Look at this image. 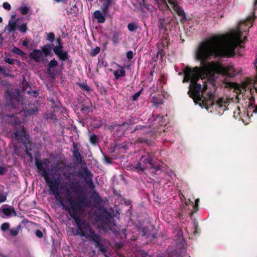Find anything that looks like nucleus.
<instances>
[{
	"label": "nucleus",
	"mask_w": 257,
	"mask_h": 257,
	"mask_svg": "<svg viewBox=\"0 0 257 257\" xmlns=\"http://www.w3.org/2000/svg\"><path fill=\"white\" fill-rule=\"evenodd\" d=\"M60 180L58 179H51L46 184L49 188L50 195H53L56 200L59 202L62 208L67 211L71 218L74 220L77 229L75 235L85 237L94 242L95 247L100 252L105 253L107 252V247L102 243V239L99 234L95 231L85 220L82 219L79 214L83 212L90 205V201L84 196L78 195L73 199L70 195V190H65V198L69 202V206H66L59 192Z\"/></svg>",
	"instance_id": "nucleus-1"
},
{
	"label": "nucleus",
	"mask_w": 257,
	"mask_h": 257,
	"mask_svg": "<svg viewBox=\"0 0 257 257\" xmlns=\"http://www.w3.org/2000/svg\"><path fill=\"white\" fill-rule=\"evenodd\" d=\"M243 33L237 30L228 38L226 45L222 46L226 40V37L223 35H214L206 38L201 42L195 52V58L197 60L204 62L212 58L219 57L229 58L235 55V49L239 47L243 48V45L247 40L244 36L243 40Z\"/></svg>",
	"instance_id": "nucleus-2"
},
{
	"label": "nucleus",
	"mask_w": 257,
	"mask_h": 257,
	"mask_svg": "<svg viewBox=\"0 0 257 257\" xmlns=\"http://www.w3.org/2000/svg\"><path fill=\"white\" fill-rule=\"evenodd\" d=\"M206 61H201V64H203L202 67L195 66L191 68L187 66L183 70L184 77L183 82H190L188 94L194 101L195 99L200 100L201 93H204L207 88L206 84L202 87V85L197 82L200 78L203 77H208L209 80L213 81L214 73L227 77H233L237 74L232 65L224 66L215 61L206 64Z\"/></svg>",
	"instance_id": "nucleus-3"
},
{
	"label": "nucleus",
	"mask_w": 257,
	"mask_h": 257,
	"mask_svg": "<svg viewBox=\"0 0 257 257\" xmlns=\"http://www.w3.org/2000/svg\"><path fill=\"white\" fill-rule=\"evenodd\" d=\"M35 165L39 171V174L41 176L43 177L45 179L46 183L49 182L51 179L49 177V173L48 172L45 168L43 166V163L41 161L39 160L37 158H35Z\"/></svg>",
	"instance_id": "nucleus-4"
},
{
	"label": "nucleus",
	"mask_w": 257,
	"mask_h": 257,
	"mask_svg": "<svg viewBox=\"0 0 257 257\" xmlns=\"http://www.w3.org/2000/svg\"><path fill=\"white\" fill-rule=\"evenodd\" d=\"M58 62L53 58L48 63V67L46 69V73L52 78H54L56 75L55 70L58 66Z\"/></svg>",
	"instance_id": "nucleus-5"
},
{
	"label": "nucleus",
	"mask_w": 257,
	"mask_h": 257,
	"mask_svg": "<svg viewBox=\"0 0 257 257\" xmlns=\"http://www.w3.org/2000/svg\"><path fill=\"white\" fill-rule=\"evenodd\" d=\"M66 185L72 190L73 193H81L83 191V187L78 181H70L66 182Z\"/></svg>",
	"instance_id": "nucleus-6"
},
{
	"label": "nucleus",
	"mask_w": 257,
	"mask_h": 257,
	"mask_svg": "<svg viewBox=\"0 0 257 257\" xmlns=\"http://www.w3.org/2000/svg\"><path fill=\"white\" fill-rule=\"evenodd\" d=\"M214 97V95L211 92H209L207 93V97L204 98L202 101L203 105L207 109L215 104Z\"/></svg>",
	"instance_id": "nucleus-7"
},
{
	"label": "nucleus",
	"mask_w": 257,
	"mask_h": 257,
	"mask_svg": "<svg viewBox=\"0 0 257 257\" xmlns=\"http://www.w3.org/2000/svg\"><path fill=\"white\" fill-rule=\"evenodd\" d=\"M42 56V52L40 50L37 49H33L29 54L30 58L33 60L36 63L40 62Z\"/></svg>",
	"instance_id": "nucleus-8"
},
{
	"label": "nucleus",
	"mask_w": 257,
	"mask_h": 257,
	"mask_svg": "<svg viewBox=\"0 0 257 257\" xmlns=\"http://www.w3.org/2000/svg\"><path fill=\"white\" fill-rule=\"evenodd\" d=\"M54 46L53 44H47L41 47L42 54L44 53L45 56H50L52 57L53 54L52 52Z\"/></svg>",
	"instance_id": "nucleus-9"
},
{
	"label": "nucleus",
	"mask_w": 257,
	"mask_h": 257,
	"mask_svg": "<svg viewBox=\"0 0 257 257\" xmlns=\"http://www.w3.org/2000/svg\"><path fill=\"white\" fill-rule=\"evenodd\" d=\"M79 175L86 180L88 178L93 177L91 171L86 167H82L78 172Z\"/></svg>",
	"instance_id": "nucleus-10"
},
{
	"label": "nucleus",
	"mask_w": 257,
	"mask_h": 257,
	"mask_svg": "<svg viewBox=\"0 0 257 257\" xmlns=\"http://www.w3.org/2000/svg\"><path fill=\"white\" fill-rule=\"evenodd\" d=\"M140 160L142 162L144 166L147 164H149L150 166L153 165L154 161L153 155L149 153H147L145 155L142 156Z\"/></svg>",
	"instance_id": "nucleus-11"
},
{
	"label": "nucleus",
	"mask_w": 257,
	"mask_h": 257,
	"mask_svg": "<svg viewBox=\"0 0 257 257\" xmlns=\"http://www.w3.org/2000/svg\"><path fill=\"white\" fill-rule=\"evenodd\" d=\"M174 11L177 14L178 16L182 17V20H186V17L184 11L178 5H176L175 6L172 7Z\"/></svg>",
	"instance_id": "nucleus-12"
},
{
	"label": "nucleus",
	"mask_w": 257,
	"mask_h": 257,
	"mask_svg": "<svg viewBox=\"0 0 257 257\" xmlns=\"http://www.w3.org/2000/svg\"><path fill=\"white\" fill-rule=\"evenodd\" d=\"M57 56L58 59L62 61H67L69 57L67 51H61L60 52L55 53Z\"/></svg>",
	"instance_id": "nucleus-13"
},
{
	"label": "nucleus",
	"mask_w": 257,
	"mask_h": 257,
	"mask_svg": "<svg viewBox=\"0 0 257 257\" xmlns=\"http://www.w3.org/2000/svg\"><path fill=\"white\" fill-rule=\"evenodd\" d=\"M93 16L94 18L97 20L98 23H103L105 22V17L102 15V13L100 11H95L93 13Z\"/></svg>",
	"instance_id": "nucleus-14"
},
{
	"label": "nucleus",
	"mask_w": 257,
	"mask_h": 257,
	"mask_svg": "<svg viewBox=\"0 0 257 257\" xmlns=\"http://www.w3.org/2000/svg\"><path fill=\"white\" fill-rule=\"evenodd\" d=\"M118 66L121 68V69L114 70L113 72V75L116 80H118L120 77H123L125 75V71L124 69V68L121 67L119 65H118Z\"/></svg>",
	"instance_id": "nucleus-15"
},
{
	"label": "nucleus",
	"mask_w": 257,
	"mask_h": 257,
	"mask_svg": "<svg viewBox=\"0 0 257 257\" xmlns=\"http://www.w3.org/2000/svg\"><path fill=\"white\" fill-rule=\"evenodd\" d=\"M156 4L157 5L160 10L163 11L167 9H170L166 0H158V2L156 3Z\"/></svg>",
	"instance_id": "nucleus-16"
},
{
	"label": "nucleus",
	"mask_w": 257,
	"mask_h": 257,
	"mask_svg": "<svg viewBox=\"0 0 257 257\" xmlns=\"http://www.w3.org/2000/svg\"><path fill=\"white\" fill-rule=\"evenodd\" d=\"M85 103H83L81 106V111H88L92 107V103L90 100L87 98L84 100Z\"/></svg>",
	"instance_id": "nucleus-17"
},
{
	"label": "nucleus",
	"mask_w": 257,
	"mask_h": 257,
	"mask_svg": "<svg viewBox=\"0 0 257 257\" xmlns=\"http://www.w3.org/2000/svg\"><path fill=\"white\" fill-rule=\"evenodd\" d=\"M2 210L3 213L7 216H9L11 214H13L14 216L17 215V212L15 210L13 207L8 208H3Z\"/></svg>",
	"instance_id": "nucleus-18"
},
{
	"label": "nucleus",
	"mask_w": 257,
	"mask_h": 257,
	"mask_svg": "<svg viewBox=\"0 0 257 257\" xmlns=\"http://www.w3.org/2000/svg\"><path fill=\"white\" fill-rule=\"evenodd\" d=\"M157 27L160 30H166L167 29V22L166 19L164 18L159 19Z\"/></svg>",
	"instance_id": "nucleus-19"
},
{
	"label": "nucleus",
	"mask_w": 257,
	"mask_h": 257,
	"mask_svg": "<svg viewBox=\"0 0 257 257\" xmlns=\"http://www.w3.org/2000/svg\"><path fill=\"white\" fill-rule=\"evenodd\" d=\"M147 168V167L142 164L141 162H138L135 167H133L132 170H136L139 173H142L145 169Z\"/></svg>",
	"instance_id": "nucleus-20"
},
{
	"label": "nucleus",
	"mask_w": 257,
	"mask_h": 257,
	"mask_svg": "<svg viewBox=\"0 0 257 257\" xmlns=\"http://www.w3.org/2000/svg\"><path fill=\"white\" fill-rule=\"evenodd\" d=\"M73 155L75 158H76L77 160H78L79 159L81 158V155L80 153L79 152V150L77 147V145L76 144H75L74 142H73Z\"/></svg>",
	"instance_id": "nucleus-21"
},
{
	"label": "nucleus",
	"mask_w": 257,
	"mask_h": 257,
	"mask_svg": "<svg viewBox=\"0 0 257 257\" xmlns=\"http://www.w3.org/2000/svg\"><path fill=\"white\" fill-rule=\"evenodd\" d=\"M111 0H106V2L103 4L102 6L101 9L104 15L107 14L108 12L109 7L111 4Z\"/></svg>",
	"instance_id": "nucleus-22"
},
{
	"label": "nucleus",
	"mask_w": 257,
	"mask_h": 257,
	"mask_svg": "<svg viewBox=\"0 0 257 257\" xmlns=\"http://www.w3.org/2000/svg\"><path fill=\"white\" fill-rule=\"evenodd\" d=\"M17 28V22L15 21L10 20L8 24V30L9 32H12L16 31Z\"/></svg>",
	"instance_id": "nucleus-23"
},
{
	"label": "nucleus",
	"mask_w": 257,
	"mask_h": 257,
	"mask_svg": "<svg viewBox=\"0 0 257 257\" xmlns=\"http://www.w3.org/2000/svg\"><path fill=\"white\" fill-rule=\"evenodd\" d=\"M120 35V33L118 31H114L113 32L112 37V41L114 45H117L119 43L118 38Z\"/></svg>",
	"instance_id": "nucleus-24"
},
{
	"label": "nucleus",
	"mask_w": 257,
	"mask_h": 257,
	"mask_svg": "<svg viewBox=\"0 0 257 257\" xmlns=\"http://www.w3.org/2000/svg\"><path fill=\"white\" fill-rule=\"evenodd\" d=\"M127 27L128 31L131 32H135L139 29V26L136 23L134 22L128 24Z\"/></svg>",
	"instance_id": "nucleus-25"
},
{
	"label": "nucleus",
	"mask_w": 257,
	"mask_h": 257,
	"mask_svg": "<svg viewBox=\"0 0 257 257\" xmlns=\"http://www.w3.org/2000/svg\"><path fill=\"white\" fill-rule=\"evenodd\" d=\"M149 5L145 4V0H140L139 3V9L142 11L144 12L145 9L149 10Z\"/></svg>",
	"instance_id": "nucleus-26"
},
{
	"label": "nucleus",
	"mask_w": 257,
	"mask_h": 257,
	"mask_svg": "<svg viewBox=\"0 0 257 257\" xmlns=\"http://www.w3.org/2000/svg\"><path fill=\"white\" fill-rule=\"evenodd\" d=\"M21 229V225H19L18 226H17V227L16 228H12V229H10V235L12 236H17L18 234Z\"/></svg>",
	"instance_id": "nucleus-27"
},
{
	"label": "nucleus",
	"mask_w": 257,
	"mask_h": 257,
	"mask_svg": "<svg viewBox=\"0 0 257 257\" xmlns=\"http://www.w3.org/2000/svg\"><path fill=\"white\" fill-rule=\"evenodd\" d=\"M77 85L81 89L87 92L91 91V88L86 84V83H77Z\"/></svg>",
	"instance_id": "nucleus-28"
},
{
	"label": "nucleus",
	"mask_w": 257,
	"mask_h": 257,
	"mask_svg": "<svg viewBox=\"0 0 257 257\" xmlns=\"http://www.w3.org/2000/svg\"><path fill=\"white\" fill-rule=\"evenodd\" d=\"M31 87L29 84L28 82L24 78V81L22 82V90L27 93L28 90H30Z\"/></svg>",
	"instance_id": "nucleus-29"
},
{
	"label": "nucleus",
	"mask_w": 257,
	"mask_h": 257,
	"mask_svg": "<svg viewBox=\"0 0 257 257\" xmlns=\"http://www.w3.org/2000/svg\"><path fill=\"white\" fill-rule=\"evenodd\" d=\"M13 52L14 54L19 55L22 57L26 56V53L18 47H15L13 49Z\"/></svg>",
	"instance_id": "nucleus-30"
},
{
	"label": "nucleus",
	"mask_w": 257,
	"mask_h": 257,
	"mask_svg": "<svg viewBox=\"0 0 257 257\" xmlns=\"http://www.w3.org/2000/svg\"><path fill=\"white\" fill-rule=\"evenodd\" d=\"M89 142L91 145H96L98 142L97 136L94 134L91 135L89 138Z\"/></svg>",
	"instance_id": "nucleus-31"
},
{
	"label": "nucleus",
	"mask_w": 257,
	"mask_h": 257,
	"mask_svg": "<svg viewBox=\"0 0 257 257\" xmlns=\"http://www.w3.org/2000/svg\"><path fill=\"white\" fill-rule=\"evenodd\" d=\"M46 40L50 42L51 44H53V42L54 41L55 39V34L53 32H50L48 33H46Z\"/></svg>",
	"instance_id": "nucleus-32"
},
{
	"label": "nucleus",
	"mask_w": 257,
	"mask_h": 257,
	"mask_svg": "<svg viewBox=\"0 0 257 257\" xmlns=\"http://www.w3.org/2000/svg\"><path fill=\"white\" fill-rule=\"evenodd\" d=\"M26 111L29 115H33L35 114L38 111V108L37 106H35L34 107H30V108L27 109Z\"/></svg>",
	"instance_id": "nucleus-33"
},
{
	"label": "nucleus",
	"mask_w": 257,
	"mask_h": 257,
	"mask_svg": "<svg viewBox=\"0 0 257 257\" xmlns=\"http://www.w3.org/2000/svg\"><path fill=\"white\" fill-rule=\"evenodd\" d=\"M18 30L23 33H25L28 31V26L26 23H24L18 27Z\"/></svg>",
	"instance_id": "nucleus-34"
},
{
	"label": "nucleus",
	"mask_w": 257,
	"mask_h": 257,
	"mask_svg": "<svg viewBox=\"0 0 257 257\" xmlns=\"http://www.w3.org/2000/svg\"><path fill=\"white\" fill-rule=\"evenodd\" d=\"M63 48L64 47L63 44L57 45L56 46L54 45L53 48V51L54 53L55 54L56 53L60 52L61 51H64Z\"/></svg>",
	"instance_id": "nucleus-35"
},
{
	"label": "nucleus",
	"mask_w": 257,
	"mask_h": 257,
	"mask_svg": "<svg viewBox=\"0 0 257 257\" xmlns=\"http://www.w3.org/2000/svg\"><path fill=\"white\" fill-rule=\"evenodd\" d=\"M140 231L142 233L143 236L149 237L150 235L149 229L147 227H143L140 228Z\"/></svg>",
	"instance_id": "nucleus-36"
},
{
	"label": "nucleus",
	"mask_w": 257,
	"mask_h": 257,
	"mask_svg": "<svg viewBox=\"0 0 257 257\" xmlns=\"http://www.w3.org/2000/svg\"><path fill=\"white\" fill-rule=\"evenodd\" d=\"M86 183L88 185L89 187L91 189H94L95 188L94 184L93 182L92 177H90L88 178L86 180H85Z\"/></svg>",
	"instance_id": "nucleus-37"
},
{
	"label": "nucleus",
	"mask_w": 257,
	"mask_h": 257,
	"mask_svg": "<svg viewBox=\"0 0 257 257\" xmlns=\"http://www.w3.org/2000/svg\"><path fill=\"white\" fill-rule=\"evenodd\" d=\"M29 9V8L27 6L21 7L20 8L21 13L23 15H26L28 14Z\"/></svg>",
	"instance_id": "nucleus-38"
},
{
	"label": "nucleus",
	"mask_w": 257,
	"mask_h": 257,
	"mask_svg": "<svg viewBox=\"0 0 257 257\" xmlns=\"http://www.w3.org/2000/svg\"><path fill=\"white\" fill-rule=\"evenodd\" d=\"M64 169L63 167H60L58 164L54 165L51 168V171L55 172H58Z\"/></svg>",
	"instance_id": "nucleus-39"
},
{
	"label": "nucleus",
	"mask_w": 257,
	"mask_h": 257,
	"mask_svg": "<svg viewBox=\"0 0 257 257\" xmlns=\"http://www.w3.org/2000/svg\"><path fill=\"white\" fill-rule=\"evenodd\" d=\"M27 93L30 96L33 97H35V98L37 97L39 95V92L37 90H33V91H31V90H28Z\"/></svg>",
	"instance_id": "nucleus-40"
},
{
	"label": "nucleus",
	"mask_w": 257,
	"mask_h": 257,
	"mask_svg": "<svg viewBox=\"0 0 257 257\" xmlns=\"http://www.w3.org/2000/svg\"><path fill=\"white\" fill-rule=\"evenodd\" d=\"M143 90V88H142L139 92L135 93L133 96H132V100L133 101H136L138 100L139 97H140L141 94L142 93V92Z\"/></svg>",
	"instance_id": "nucleus-41"
},
{
	"label": "nucleus",
	"mask_w": 257,
	"mask_h": 257,
	"mask_svg": "<svg viewBox=\"0 0 257 257\" xmlns=\"http://www.w3.org/2000/svg\"><path fill=\"white\" fill-rule=\"evenodd\" d=\"M1 229L3 231L10 230V223L8 222L3 223L1 225Z\"/></svg>",
	"instance_id": "nucleus-42"
},
{
	"label": "nucleus",
	"mask_w": 257,
	"mask_h": 257,
	"mask_svg": "<svg viewBox=\"0 0 257 257\" xmlns=\"http://www.w3.org/2000/svg\"><path fill=\"white\" fill-rule=\"evenodd\" d=\"M56 110L52 111L49 114V118L53 120L54 122L58 120V118L56 114Z\"/></svg>",
	"instance_id": "nucleus-43"
},
{
	"label": "nucleus",
	"mask_w": 257,
	"mask_h": 257,
	"mask_svg": "<svg viewBox=\"0 0 257 257\" xmlns=\"http://www.w3.org/2000/svg\"><path fill=\"white\" fill-rule=\"evenodd\" d=\"M100 52V48L99 47H96L92 51L90 52V55L91 56L94 57L97 55Z\"/></svg>",
	"instance_id": "nucleus-44"
},
{
	"label": "nucleus",
	"mask_w": 257,
	"mask_h": 257,
	"mask_svg": "<svg viewBox=\"0 0 257 257\" xmlns=\"http://www.w3.org/2000/svg\"><path fill=\"white\" fill-rule=\"evenodd\" d=\"M199 201V199H196L195 201V204L193 205V208L195 210H192L190 212V215H192L196 211L198 210V202Z\"/></svg>",
	"instance_id": "nucleus-45"
},
{
	"label": "nucleus",
	"mask_w": 257,
	"mask_h": 257,
	"mask_svg": "<svg viewBox=\"0 0 257 257\" xmlns=\"http://www.w3.org/2000/svg\"><path fill=\"white\" fill-rule=\"evenodd\" d=\"M132 124V121L131 120H130L127 121L123 122L122 123L120 124V127L121 126H123L125 127V129L126 130L128 129L129 128V127L130 126V125Z\"/></svg>",
	"instance_id": "nucleus-46"
},
{
	"label": "nucleus",
	"mask_w": 257,
	"mask_h": 257,
	"mask_svg": "<svg viewBox=\"0 0 257 257\" xmlns=\"http://www.w3.org/2000/svg\"><path fill=\"white\" fill-rule=\"evenodd\" d=\"M24 147H25V153L27 156L30 158V159L32 160L33 159V155L32 153L29 152L28 147H27V144H24Z\"/></svg>",
	"instance_id": "nucleus-47"
},
{
	"label": "nucleus",
	"mask_w": 257,
	"mask_h": 257,
	"mask_svg": "<svg viewBox=\"0 0 257 257\" xmlns=\"http://www.w3.org/2000/svg\"><path fill=\"white\" fill-rule=\"evenodd\" d=\"M225 102V101L223 98H219L216 102L215 104L218 106V107H221L223 106V103Z\"/></svg>",
	"instance_id": "nucleus-48"
},
{
	"label": "nucleus",
	"mask_w": 257,
	"mask_h": 257,
	"mask_svg": "<svg viewBox=\"0 0 257 257\" xmlns=\"http://www.w3.org/2000/svg\"><path fill=\"white\" fill-rule=\"evenodd\" d=\"M116 127H117L118 128H120V124L118 123H114L113 124H111L108 126V129L112 131L113 130L115 129Z\"/></svg>",
	"instance_id": "nucleus-49"
},
{
	"label": "nucleus",
	"mask_w": 257,
	"mask_h": 257,
	"mask_svg": "<svg viewBox=\"0 0 257 257\" xmlns=\"http://www.w3.org/2000/svg\"><path fill=\"white\" fill-rule=\"evenodd\" d=\"M74 175L73 172H69V173H64L63 176L67 180H70L71 179V176Z\"/></svg>",
	"instance_id": "nucleus-50"
},
{
	"label": "nucleus",
	"mask_w": 257,
	"mask_h": 257,
	"mask_svg": "<svg viewBox=\"0 0 257 257\" xmlns=\"http://www.w3.org/2000/svg\"><path fill=\"white\" fill-rule=\"evenodd\" d=\"M7 194L0 192V203L5 202L7 200Z\"/></svg>",
	"instance_id": "nucleus-51"
},
{
	"label": "nucleus",
	"mask_w": 257,
	"mask_h": 257,
	"mask_svg": "<svg viewBox=\"0 0 257 257\" xmlns=\"http://www.w3.org/2000/svg\"><path fill=\"white\" fill-rule=\"evenodd\" d=\"M15 60L14 59H11L10 58H6L5 59V61L9 64L14 65L15 63Z\"/></svg>",
	"instance_id": "nucleus-52"
},
{
	"label": "nucleus",
	"mask_w": 257,
	"mask_h": 257,
	"mask_svg": "<svg viewBox=\"0 0 257 257\" xmlns=\"http://www.w3.org/2000/svg\"><path fill=\"white\" fill-rule=\"evenodd\" d=\"M134 57V53L131 50L128 51L126 52V58L129 59H132Z\"/></svg>",
	"instance_id": "nucleus-53"
},
{
	"label": "nucleus",
	"mask_w": 257,
	"mask_h": 257,
	"mask_svg": "<svg viewBox=\"0 0 257 257\" xmlns=\"http://www.w3.org/2000/svg\"><path fill=\"white\" fill-rule=\"evenodd\" d=\"M3 8L7 10H10L11 6L10 4L7 2H5L3 4Z\"/></svg>",
	"instance_id": "nucleus-54"
},
{
	"label": "nucleus",
	"mask_w": 257,
	"mask_h": 257,
	"mask_svg": "<svg viewBox=\"0 0 257 257\" xmlns=\"http://www.w3.org/2000/svg\"><path fill=\"white\" fill-rule=\"evenodd\" d=\"M35 234L38 237L40 238H42L43 236L42 232L39 229H37L36 230Z\"/></svg>",
	"instance_id": "nucleus-55"
},
{
	"label": "nucleus",
	"mask_w": 257,
	"mask_h": 257,
	"mask_svg": "<svg viewBox=\"0 0 257 257\" xmlns=\"http://www.w3.org/2000/svg\"><path fill=\"white\" fill-rule=\"evenodd\" d=\"M168 3L172 6V7L175 6L178 4L177 0H167Z\"/></svg>",
	"instance_id": "nucleus-56"
},
{
	"label": "nucleus",
	"mask_w": 257,
	"mask_h": 257,
	"mask_svg": "<svg viewBox=\"0 0 257 257\" xmlns=\"http://www.w3.org/2000/svg\"><path fill=\"white\" fill-rule=\"evenodd\" d=\"M0 73L5 76H8V74L7 73L6 70L0 66Z\"/></svg>",
	"instance_id": "nucleus-57"
},
{
	"label": "nucleus",
	"mask_w": 257,
	"mask_h": 257,
	"mask_svg": "<svg viewBox=\"0 0 257 257\" xmlns=\"http://www.w3.org/2000/svg\"><path fill=\"white\" fill-rule=\"evenodd\" d=\"M151 167L155 170L156 171H159L161 169L160 166L159 165H155V162H153V165L151 166Z\"/></svg>",
	"instance_id": "nucleus-58"
},
{
	"label": "nucleus",
	"mask_w": 257,
	"mask_h": 257,
	"mask_svg": "<svg viewBox=\"0 0 257 257\" xmlns=\"http://www.w3.org/2000/svg\"><path fill=\"white\" fill-rule=\"evenodd\" d=\"M146 127L147 126L146 125H137L136 126V130H137V131L142 130L145 128H146Z\"/></svg>",
	"instance_id": "nucleus-59"
},
{
	"label": "nucleus",
	"mask_w": 257,
	"mask_h": 257,
	"mask_svg": "<svg viewBox=\"0 0 257 257\" xmlns=\"http://www.w3.org/2000/svg\"><path fill=\"white\" fill-rule=\"evenodd\" d=\"M56 43L57 45L63 44L62 40L60 37H57L56 39Z\"/></svg>",
	"instance_id": "nucleus-60"
},
{
	"label": "nucleus",
	"mask_w": 257,
	"mask_h": 257,
	"mask_svg": "<svg viewBox=\"0 0 257 257\" xmlns=\"http://www.w3.org/2000/svg\"><path fill=\"white\" fill-rule=\"evenodd\" d=\"M26 144H27V147H28L29 152H30V151H31L32 150V143L30 141H28V143H26V142L24 143V145Z\"/></svg>",
	"instance_id": "nucleus-61"
},
{
	"label": "nucleus",
	"mask_w": 257,
	"mask_h": 257,
	"mask_svg": "<svg viewBox=\"0 0 257 257\" xmlns=\"http://www.w3.org/2000/svg\"><path fill=\"white\" fill-rule=\"evenodd\" d=\"M41 161L43 163V166H44V165H46L50 163L49 159L48 158H45Z\"/></svg>",
	"instance_id": "nucleus-62"
},
{
	"label": "nucleus",
	"mask_w": 257,
	"mask_h": 257,
	"mask_svg": "<svg viewBox=\"0 0 257 257\" xmlns=\"http://www.w3.org/2000/svg\"><path fill=\"white\" fill-rule=\"evenodd\" d=\"M137 143L143 144L145 142V139L139 138L136 140Z\"/></svg>",
	"instance_id": "nucleus-63"
},
{
	"label": "nucleus",
	"mask_w": 257,
	"mask_h": 257,
	"mask_svg": "<svg viewBox=\"0 0 257 257\" xmlns=\"http://www.w3.org/2000/svg\"><path fill=\"white\" fill-rule=\"evenodd\" d=\"M6 169L2 166H0V175H3L5 174Z\"/></svg>",
	"instance_id": "nucleus-64"
}]
</instances>
